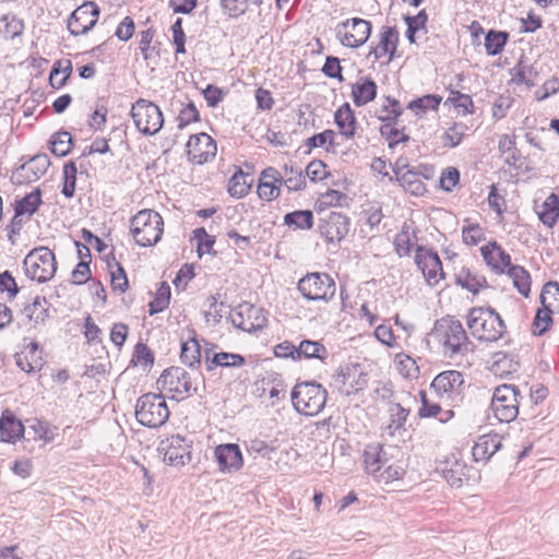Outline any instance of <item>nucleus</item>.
<instances>
[{
	"label": "nucleus",
	"mask_w": 559,
	"mask_h": 559,
	"mask_svg": "<svg viewBox=\"0 0 559 559\" xmlns=\"http://www.w3.org/2000/svg\"><path fill=\"white\" fill-rule=\"evenodd\" d=\"M40 204L41 191L37 188L21 200L16 201L14 213L16 216H26L29 218L38 210Z\"/></svg>",
	"instance_id": "33"
},
{
	"label": "nucleus",
	"mask_w": 559,
	"mask_h": 559,
	"mask_svg": "<svg viewBox=\"0 0 559 559\" xmlns=\"http://www.w3.org/2000/svg\"><path fill=\"white\" fill-rule=\"evenodd\" d=\"M472 467L459 460L447 461L442 469L447 483L454 488H461L471 478Z\"/></svg>",
	"instance_id": "27"
},
{
	"label": "nucleus",
	"mask_w": 559,
	"mask_h": 559,
	"mask_svg": "<svg viewBox=\"0 0 559 559\" xmlns=\"http://www.w3.org/2000/svg\"><path fill=\"white\" fill-rule=\"evenodd\" d=\"M338 377L344 385L343 391L347 395L364 390L368 384V376L359 365H352L342 369Z\"/></svg>",
	"instance_id": "23"
},
{
	"label": "nucleus",
	"mask_w": 559,
	"mask_h": 559,
	"mask_svg": "<svg viewBox=\"0 0 559 559\" xmlns=\"http://www.w3.org/2000/svg\"><path fill=\"white\" fill-rule=\"evenodd\" d=\"M508 40L504 32L489 31L485 37V48L488 55L496 56L502 51Z\"/></svg>",
	"instance_id": "50"
},
{
	"label": "nucleus",
	"mask_w": 559,
	"mask_h": 559,
	"mask_svg": "<svg viewBox=\"0 0 559 559\" xmlns=\"http://www.w3.org/2000/svg\"><path fill=\"white\" fill-rule=\"evenodd\" d=\"M539 219L548 227H552L559 217V198L551 193L542 204L538 212Z\"/></svg>",
	"instance_id": "36"
},
{
	"label": "nucleus",
	"mask_w": 559,
	"mask_h": 559,
	"mask_svg": "<svg viewBox=\"0 0 559 559\" xmlns=\"http://www.w3.org/2000/svg\"><path fill=\"white\" fill-rule=\"evenodd\" d=\"M298 290L309 300L328 301L335 295L336 286L329 274L311 273L299 281Z\"/></svg>",
	"instance_id": "10"
},
{
	"label": "nucleus",
	"mask_w": 559,
	"mask_h": 559,
	"mask_svg": "<svg viewBox=\"0 0 559 559\" xmlns=\"http://www.w3.org/2000/svg\"><path fill=\"white\" fill-rule=\"evenodd\" d=\"M334 118L340 133L346 139L353 138L355 134L356 118L349 104L341 106L336 110Z\"/></svg>",
	"instance_id": "32"
},
{
	"label": "nucleus",
	"mask_w": 559,
	"mask_h": 559,
	"mask_svg": "<svg viewBox=\"0 0 559 559\" xmlns=\"http://www.w3.org/2000/svg\"><path fill=\"white\" fill-rule=\"evenodd\" d=\"M388 413L390 415L388 430L391 436H394L395 432L404 429V425L409 415V411L401 406L399 403H391L389 404Z\"/></svg>",
	"instance_id": "38"
},
{
	"label": "nucleus",
	"mask_w": 559,
	"mask_h": 559,
	"mask_svg": "<svg viewBox=\"0 0 559 559\" xmlns=\"http://www.w3.org/2000/svg\"><path fill=\"white\" fill-rule=\"evenodd\" d=\"M72 145V136L67 131H60L55 133L50 139V150L51 153L58 157L66 156Z\"/></svg>",
	"instance_id": "46"
},
{
	"label": "nucleus",
	"mask_w": 559,
	"mask_h": 559,
	"mask_svg": "<svg viewBox=\"0 0 559 559\" xmlns=\"http://www.w3.org/2000/svg\"><path fill=\"white\" fill-rule=\"evenodd\" d=\"M262 0H221L222 8L230 17L243 14L250 5L259 7Z\"/></svg>",
	"instance_id": "49"
},
{
	"label": "nucleus",
	"mask_w": 559,
	"mask_h": 559,
	"mask_svg": "<svg viewBox=\"0 0 559 559\" xmlns=\"http://www.w3.org/2000/svg\"><path fill=\"white\" fill-rule=\"evenodd\" d=\"M540 302L548 312H559V284L548 282L540 293Z\"/></svg>",
	"instance_id": "41"
},
{
	"label": "nucleus",
	"mask_w": 559,
	"mask_h": 559,
	"mask_svg": "<svg viewBox=\"0 0 559 559\" xmlns=\"http://www.w3.org/2000/svg\"><path fill=\"white\" fill-rule=\"evenodd\" d=\"M552 313L554 312H548V310L544 308L537 310L533 322L534 334L542 335L547 331L549 324L552 322Z\"/></svg>",
	"instance_id": "63"
},
{
	"label": "nucleus",
	"mask_w": 559,
	"mask_h": 559,
	"mask_svg": "<svg viewBox=\"0 0 559 559\" xmlns=\"http://www.w3.org/2000/svg\"><path fill=\"white\" fill-rule=\"evenodd\" d=\"M169 414L166 400L160 393L143 394L136 402L135 417L142 426L160 427L167 421Z\"/></svg>",
	"instance_id": "5"
},
{
	"label": "nucleus",
	"mask_w": 559,
	"mask_h": 559,
	"mask_svg": "<svg viewBox=\"0 0 559 559\" xmlns=\"http://www.w3.org/2000/svg\"><path fill=\"white\" fill-rule=\"evenodd\" d=\"M163 217L154 210H142L131 219V233L141 247L157 243L163 235Z\"/></svg>",
	"instance_id": "4"
},
{
	"label": "nucleus",
	"mask_w": 559,
	"mask_h": 559,
	"mask_svg": "<svg viewBox=\"0 0 559 559\" xmlns=\"http://www.w3.org/2000/svg\"><path fill=\"white\" fill-rule=\"evenodd\" d=\"M50 166V159L47 154H38L22 164L15 171L16 183H29L38 180L46 174Z\"/></svg>",
	"instance_id": "17"
},
{
	"label": "nucleus",
	"mask_w": 559,
	"mask_h": 559,
	"mask_svg": "<svg viewBox=\"0 0 559 559\" xmlns=\"http://www.w3.org/2000/svg\"><path fill=\"white\" fill-rule=\"evenodd\" d=\"M372 25L369 21L353 17L338 23L335 35L345 47L357 48L362 46L370 37Z\"/></svg>",
	"instance_id": "11"
},
{
	"label": "nucleus",
	"mask_w": 559,
	"mask_h": 559,
	"mask_svg": "<svg viewBox=\"0 0 559 559\" xmlns=\"http://www.w3.org/2000/svg\"><path fill=\"white\" fill-rule=\"evenodd\" d=\"M520 390L513 384H502L495 389L491 411L500 423H511L519 415Z\"/></svg>",
	"instance_id": "7"
},
{
	"label": "nucleus",
	"mask_w": 559,
	"mask_h": 559,
	"mask_svg": "<svg viewBox=\"0 0 559 559\" xmlns=\"http://www.w3.org/2000/svg\"><path fill=\"white\" fill-rule=\"evenodd\" d=\"M405 22L407 24V31H406L407 39L411 43H415V33L420 27H424L425 23L427 22V14L425 11H420L415 16H406Z\"/></svg>",
	"instance_id": "61"
},
{
	"label": "nucleus",
	"mask_w": 559,
	"mask_h": 559,
	"mask_svg": "<svg viewBox=\"0 0 559 559\" xmlns=\"http://www.w3.org/2000/svg\"><path fill=\"white\" fill-rule=\"evenodd\" d=\"M481 255L486 263L498 273H503L510 267L511 257L496 241H491L480 248Z\"/></svg>",
	"instance_id": "24"
},
{
	"label": "nucleus",
	"mask_w": 559,
	"mask_h": 559,
	"mask_svg": "<svg viewBox=\"0 0 559 559\" xmlns=\"http://www.w3.org/2000/svg\"><path fill=\"white\" fill-rule=\"evenodd\" d=\"M48 301L45 297H35L34 300L23 308V314L28 321L36 324L45 323L48 318Z\"/></svg>",
	"instance_id": "34"
},
{
	"label": "nucleus",
	"mask_w": 559,
	"mask_h": 559,
	"mask_svg": "<svg viewBox=\"0 0 559 559\" xmlns=\"http://www.w3.org/2000/svg\"><path fill=\"white\" fill-rule=\"evenodd\" d=\"M448 102H450L456 109L461 110L463 115L473 112V99L467 94L451 91Z\"/></svg>",
	"instance_id": "57"
},
{
	"label": "nucleus",
	"mask_w": 559,
	"mask_h": 559,
	"mask_svg": "<svg viewBox=\"0 0 559 559\" xmlns=\"http://www.w3.org/2000/svg\"><path fill=\"white\" fill-rule=\"evenodd\" d=\"M466 223L462 227L463 241L468 246H476L485 238L484 229L478 224Z\"/></svg>",
	"instance_id": "55"
},
{
	"label": "nucleus",
	"mask_w": 559,
	"mask_h": 559,
	"mask_svg": "<svg viewBox=\"0 0 559 559\" xmlns=\"http://www.w3.org/2000/svg\"><path fill=\"white\" fill-rule=\"evenodd\" d=\"M187 155L190 162L202 165L216 155V142L206 133L191 135L187 142Z\"/></svg>",
	"instance_id": "15"
},
{
	"label": "nucleus",
	"mask_w": 559,
	"mask_h": 559,
	"mask_svg": "<svg viewBox=\"0 0 559 559\" xmlns=\"http://www.w3.org/2000/svg\"><path fill=\"white\" fill-rule=\"evenodd\" d=\"M442 100L441 96L428 94L423 97L416 98L408 104L411 110H417V115L424 114L428 110H437Z\"/></svg>",
	"instance_id": "51"
},
{
	"label": "nucleus",
	"mask_w": 559,
	"mask_h": 559,
	"mask_svg": "<svg viewBox=\"0 0 559 559\" xmlns=\"http://www.w3.org/2000/svg\"><path fill=\"white\" fill-rule=\"evenodd\" d=\"M29 430L33 431V438L36 440L51 442L55 438L53 430L46 421L34 419V421L29 425Z\"/></svg>",
	"instance_id": "59"
},
{
	"label": "nucleus",
	"mask_w": 559,
	"mask_h": 559,
	"mask_svg": "<svg viewBox=\"0 0 559 559\" xmlns=\"http://www.w3.org/2000/svg\"><path fill=\"white\" fill-rule=\"evenodd\" d=\"M157 386L176 400H183L192 390L198 391V388L193 386L190 374L181 367L164 370L157 380Z\"/></svg>",
	"instance_id": "9"
},
{
	"label": "nucleus",
	"mask_w": 559,
	"mask_h": 559,
	"mask_svg": "<svg viewBox=\"0 0 559 559\" xmlns=\"http://www.w3.org/2000/svg\"><path fill=\"white\" fill-rule=\"evenodd\" d=\"M464 136L463 127L454 124L449 128L442 135V143L448 147L457 146Z\"/></svg>",
	"instance_id": "64"
},
{
	"label": "nucleus",
	"mask_w": 559,
	"mask_h": 559,
	"mask_svg": "<svg viewBox=\"0 0 559 559\" xmlns=\"http://www.w3.org/2000/svg\"><path fill=\"white\" fill-rule=\"evenodd\" d=\"M159 450L164 453V462L171 466H183L191 461V442L179 435L162 441Z\"/></svg>",
	"instance_id": "13"
},
{
	"label": "nucleus",
	"mask_w": 559,
	"mask_h": 559,
	"mask_svg": "<svg viewBox=\"0 0 559 559\" xmlns=\"http://www.w3.org/2000/svg\"><path fill=\"white\" fill-rule=\"evenodd\" d=\"M181 361L189 367H194L195 365H200L201 362V348L199 343L191 338L189 342L182 343Z\"/></svg>",
	"instance_id": "48"
},
{
	"label": "nucleus",
	"mask_w": 559,
	"mask_h": 559,
	"mask_svg": "<svg viewBox=\"0 0 559 559\" xmlns=\"http://www.w3.org/2000/svg\"><path fill=\"white\" fill-rule=\"evenodd\" d=\"M250 187L251 179L249 175L239 169L229 180L228 192L231 197L242 198L249 192Z\"/></svg>",
	"instance_id": "44"
},
{
	"label": "nucleus",
	"mask_w": 559,
	"mask_h": 559,
	"mask_svg": "<svg viewBox=\"0 0 559 559\" xmlns=\"http://www.w3.org/2000/svg\"><path fill=\"white\" fill-rule=\"evenodd\" d=\"M99 9L94 2H85L76 8L68 20V29L74 35H84L94 27L98 20Z\"/></svg>",
	"instance_id": "14"
},
{
	"label": "nucleus",
	"mask_w": 559,
	"mask_h": 559,
	"mask_svg": "<svg viewBox=\"0 0 559 559\" xmlns=\"http://www.w3.org/2000/svg\"><path fill=\"white\" fill-rule=\"evenodd\" d=\"M216 345H211V348L204 350V360L207 371H212L217 367L222 368H239L246 364V359L240 354L214 352Z\"/></svg>",
	"instance_id": "20"
},
{
	"label": "nucleus",
	"mask_w": 559,
	"mask_h": 559,
	"mask_svg": "<svg viewBox=\"0 0 559 559\" xmlns=\"http://www.w3.org/2000/svg\"><path fill=\"white\" fill-rule=\"evenodd\" d=\"M15 364L27 373L39 370L43 367V357L38 344L31 342L26 345L21 353L15 355Z\"/></svg>",
	"instance_id": "26"
},
{
	"label": "nucleus",
	"mask_w": 559,
	"mask_h": 559,
	"mask_svg": "<svg viewBox=\"0 0 559 559\" xmlns=\"http://www.w3.org/2000/svg\"><path fill=\"white\" fill-rule=\"evenodd\" d=\"M395 362L397 365V369L400 373L405 378H417L419 373V368L416 365V361L405 354H397L395 357Z\"/></svg>",
	"instance_id": "54"
},
{
	"label": "nucleus",
	"mask_w": 559,
	"mask_h": 559,
	"mask_svg": "<svg viewBox=\"0 0 559 559\" xmlns=\"http://www.w3.org/2000/svg\"><path fill=\"white\" fill-rule=\"evenodd\" d=\"M381 112H383V115L379 117L380 120L393 121L402 115L403 109L396 99L386 97L385 104L382 105Z\"/></svg>",
	"instance_id": "60"
},
{
	"label": "nucleus",
	"mask_w": 559,
	"mask_h": 559,
	"mask_svg": "<svg viewBox=\"0 0 559 559\" xmlns=\"http://www.w3.org/2000/svg\"><path fill=\"white\" fill-rule=\"evenodd\" d=\"M178 129H183L191 122L200 120L199 111L193 103H189L178 115Z\"/></svg>",
	"instance_id": "62"
},
{
	"label": "nucleus",
	"mask_w": 559,
	"mask_h": 559,
	"mask_svg": "<svg viewBox=\"0 0 559 559\" xmlns=\"http://www.w3.org/2000/svg\"><path fill=\"white\" fill-rule=\"evenodd\" d=\"M471 334L480 342H497L506 332L504 321L495 309L473 308L467 316Z\"/></svg>",
	"instance_id": "2"
},
{
	"label": "nucleus",
	"mask_w": 559,
	"mask_h": 559,
	"mask_svg": "<svg viewBox=\"0 0 559 559\" xmlns=\"http://www.w3.org/2000/svg\"><path fill=\"white\" fill-rule=\"evenodd\" d=\"M23 28V22L14 15L5 14L0 19V35L4 39H14L22 34Z\"/></svg>",
	"instance_id": "43"
},
{
	"label": "nucleus",
	"mask_w": 559,
	"mask_h": 559,
	"mask_svg": "<svg viewBox=\"0 0 559 559\" xmlns=\"http://www.w3.org/2000/svg\"><path fill=\"white\" fill-rule=\"evenodd\" d=\"M463 383V376L460 371L448 370L433 379L430 389L440 397H449L451 394L457 393Z\"/></svg>",
	"instance_id": "21"
},
{
	"label": "nucleus",
	"mask_w": 559,
	"mask_h": 559,
	"mask_svg": "<svg viewBox=\"0 0 559 559\" xmlns=\"http://www.w3.org/2000/svg\"><path fill=\"white\" fill-rule=\"evenodd\" d=\"M419 395L421 405L418 409V416L420 418L435 417L439 413H441V407L439 403L431 401L428 397L427 392L420 391Z\"/></svg>",
	"instance_id": "58"
},
{
	"label": "nucleus",
	"mask_w": 559,
	"mask_h": 559,
	"mask_svg": "<svg viewBox=\"0 0 559 559\" xmlns=\"http://www.w3.org/2000/svg\"><path fill=\"white\" fill-rule=\"evenodd\" d=\"M23 264L26 275L38 283L50 281L57 271L55 254L47 247H39L29 251Z\"/></svg>",
	"instance_id": "6"
},
{
	"label": "nucleus",
	"mask_w": 559,
	"mask_h": 559,
	"mask_svg": "<svg viewBox=\"0 0 559 559\" xmlns=\"http://www.w3.org/2000/svg\"><path fill=\"white\" fill-rule=\"evenodd\" d=\"M72 73V62L69 59H61L53 63L49 74V83L52 88H61Z\"/></svg>",
	"instance_id": "35"
},
{
	"label": "nucleus",
	"mask_w": 559,
	"mask_h": 559,
	"mask_svg": "<svg viewBox=\"0 0 559 559\" xmlns=\"http://www.w3.org/2000/svg\"><path fill=\"white\" fill-rule=\"evenodd\" d=\"M498 148L502 155H506L507 164H516L519 156L514 136L509 134H502L499 139Z\"/></svg>",
	"instance_id": "52"
},
{
	"label": "nucleus",
	"mask_w": 559,
	"mask_h": 559,
	"mask_svg": "<svg viewBox=\"0 0 559 559\" xmlns=\"http://www.w3.org/2000/svg\"><path fill=\"white\" fill-rule=\"evenodd\" d=\"M136 129L144 135L156 134L164 124L163 112L154 103L140 98L131 108Z\"/></svg>",
	"instance_id": "8"
},
{
	"label": "nucleus",
	"mask_w": 559,
	"mask_h": 559,
	"mask_svg": "<svg viewBox=\"0 0 559 559\" xmlns=\"http://www.w3.org/2000/svg\"><path fill=\"white\" fill-rule=\"evenodd\" d=\"M290 399L297 413L305 416H316L323 409L328 392L316 381H304L294 386Z\"/></svg>",
	"instance_id": "3"
},
{
	"label": "nucleus",
	"mask_w": 559,
	"mask_h": 559,
	"mask_svg": "<svg viewBox=\"0 0 559 559\" xmlns=\"http://www.w3.org/2000/svg\"><path fill=\"white\" fill-rule=\"evenodd\" d=\"M456 283L473 294H477L485 286L486 280L483 276L472 274L468 270L463 269L456 275Z\"/></svg>",
	"instance_id": "47"
},
{
	"label": "nucleus",
	"mask_w": 559,
	"mask_h": 559,
	"mask_svg": "<svg viewBox=\"0 0 559 559\" xmlns=\"http://www.w3.org/2000/svg\"><path fill=\"white\" fill-rule=\"evenodd\" d=\"M397 43V31L393 27L385 26L382 28L379 45L377 47H371L368 57H373L374 60H379L385 55H389L388 62H390L395 55Z\"/></svg>",
	"instance_id": "22"
},
{
	"label": "nucleus",
	"mask_w": 559,
	"mask_h": 559,
	"mask_svg": "<svg viewBox=\"0 0 559 559\" xmlns=\"http://www.w3.org/2000/svg\"><path fill=\"white\" fill-rule=\"evenodd\" d=\"M519 368V361L511 354L507 353H496L492 356V362L490 366V371L496 377H507L513 372H516Z\"/></svg>",
	"instance_id": "31"
},
{
	"label": "nucleus",
	"mask_w": 559,
	"mask_h": 559,
	"mask_svg": "<svg viewBox=\"0 0 559 559\" xmlns=\"http://www.w3.org/2000/svg\"><path fill=\"white\" fill-rule=\"evenodd\" d=\"M297 349L298 353L294 356V360H300L301 358H319L322 360L326 355L324 345L316 341L305 340L300 342Z\"/></svg>",
	"instance_id": "42"
},
{
	"label": "nucleus",
	"mask_w": 559,
	"mask_h": 559,
	"mask_svg": "<svg viewBox=\"0 0 559 559\" xmlns=\"http://www.w3.org/2000/svg\"><path fill=\"white\" fill-rule=\"evenodd\" d=\"M415 262L429 285H436L443 278L442 263L437 252L418 247Z\"/></svg>",
	"instance_id": "16"
},
{
	"label": "nucleus",
	"mask_w": 559,
	"mask_h": 559,
	"mask_svg": "<svg viewBox=\"0 0 559 559\" xmlns=\"http://www.w3.org/2000/svg\"><path fill=\"white\" fill-rule=\"evenodd\" d=\"M508 275L513 282L514 287L524 297H527L531 292V275L521 265H511L508 269Z\"/></svg>",
	"instance_id": "37"
},
{
	"label": "nucleus",
	"mask_w": 559,
	"mask_h": 559,
	"mask_svg": "<svg viewBox=\"0 0 559 559\" xmlns=\"http://www.w3.org/2000/svg\"><path fill=\"white\" fill-rule=\"evenodd\" d=\"M23 433V424L9 409H5L0 418L1 441L14 443L20 440Z\"/></svg>",
	"instance_id": "28"
},
{
	"label": "nucleus",
	"mask_w": 559,
	"mask_h": 559,
	"mask_svg": "<svg viewBox=\"0 0 559 559\" xmlns=\"http://www.w3.org/2000/svg\"><path fill=\"white\" fill-rule=\"evenodd\" d=\"M501 448V437L498 435L481 436L473 448L476 461H488Z\"/></svg>",
	"instance_id": "30"
},
{
	"label": "nucleus",
	"mask_w": 559,
	"mask_h": 559,
	"mask_svg": "<svg viewBox=\"0 0 559 559\" xmlns=\"http://www.w3.org/2000/svg\"><path fill=\"white\" fill-rule=\"evenodd\" d=\"M63 185L61 193L67 198H73L76 186L78 168L74 162H68L64 164L62 169Z\"/></svg>",
	"instance_id": "45"
},
{
	"label": "nucleus",
	"mask_w": 559,
	"mask_h": 559,
	"mask_svg": "<svg viewBox=\"0 0 559 559\" xmlns=\"http://www.w3.org/2000/svg\"><path fill=\"white\" fill-rule=\"evenodd\" d=\"M284 224L292 229H310L313 225V214L310 210L294 211L284 216Z\"/></svg>",
	"instance_id": "39"
},
{
	"label": "nucleus",
	"mask_w": 559,
	"mask_h": 559,
	"mask_svg": "<svg viewBox=\"0 0 559 559\" xmlns=\"http://www.w3.org/2000/svg\"><path fill=\"white\" fill-rule=\"evenodd\" d=\"M376 82L367 76H361L352 87V97L356 106H365L372 102L377 96Z\"/></svg>",
	"instance_id": "29"
},
{
	"label": "nucleus",
	"mask_w": 559,
	"mask_h": 559,
	"mask_svg": "<svg viewBox=\"0 0 559 559\" xmlns=\"http://www.w3.org/2000/svg\"><path fill=\"white\" fill-rule=\"evenodd\" d=\"M214 456L222 473H236L243 466L242 453L236 443L217 445Z\"/></svg>",
	"instance_id": "18"
},
{
	"label": "nucleus",
	"mask_w": 559,
	"mask_h": 559,
	"mask_svg": "<svg viewBox=\"0 0 559 559\" xmlns=\"http://www.w3.org/2000/svg\"><path fill=\"white\" fill-rule=\"evenodd\" d=\"M388 463V456L380 443H370L364 450V464L366 472L374 478L379 476Z\"/></svg>",
	"instance_id": "25"
},
{
	"label": "nucleus",
	"mask_w": 559,
	"mask_h": 559,
	"mask_svg": "<svg viewBox=\"0 0 559 559\" xmlns=\"http://www.w3.org/2000/svg\"><path fill=\"white\" fill-rule=\"evenodd\" d=\"M230 319L234 326L245 332L261 330L267 322L263 309L248 302L239 305L230 314Z\"/></svg>",
	"instance_id": "12"
},
{
	"label": "nucleus",
	"mask_w": 559,
	"mask_h": 559,
	"mask_svg": "<svg viewBox=\"0 0 559 559\" xmlns=\"http://www.w3.org/2000/svg\"><path fill=\"white\" fill-rule=\"evenodd\" d=\"M431 335L441 345L444 355L450 358L471 350V342L462 323L452 317L437 320Z\"/></svg>",
	"instance_id": "1"
},
{
	"label": "nucleus",
	"mask_w": 559,
	"mask_h": 559,
	"mask_svg": "<svg viewBox=\"0 0 559 559\" xmlns=\"http://www.w3.org/2000/svg\"><path fill=\"white\" fill-rule=\"evenodd\" d=\"M170 299V287L163 283L158 288L155 298L148 304L150 314H155L168 307Z\"/></svg>",
	"instance_id": "53"
},
{
	"label": "nucleus",
	"mask_w": 559,
	"mask_h": 559,
	"mask_svg": "<svg viewBox=\"0 0 559 559\" xmlns=\"http://www.w3.org/2000/svg\"><path fill=\"white\" fill-rule=\"evenodd\" d=\"M419 170L406 171L401 174L396 180L400 185L413 195H423L426 192V186L419 177Z\"/></svg>",
	"instance_id": "40"
},
{
	"label": "nucleus",
	"mask_w": 559,
	"mask_h": 559,
	"mask_svg": "<svg viewBox=\"0 0 559 559\" xmlns=\"http://www.w3.org/2000/svg\"><path fill=\"white\" fill-rule=\"evenodd\" d=\"M515 82L524 83L527 86H534L538 72L533 66H526L523 62H520L515 68Z\"/></svg>",
	"instance_id": "56"
},
{
	"label": "nucleus",
	"mask_w": 559,
	"mask_h": 559,
	"mask_svg": "<svg viewBox=\"0 0 559 559\" xmlns=\"http://www.w3.org/2000/svg\"><path fill=\"white\" fill-rule=\"evenodd\" d=\"M321 235L329 241H341L349 231V218L332 212L319 226Z\"/></svg>",
	"instance_id": "19"
}]
</instances>
